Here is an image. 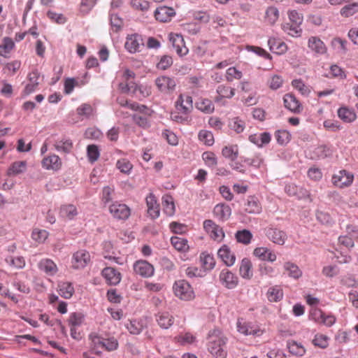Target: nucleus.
<instances>
[{
    "mask_svg": "<svg viewBox=\"0 0 358 358\" xmlns=\"http://www.w3.org/2000/svg\"><path fill=\"white\" fill-rule=\"evenodd\" d=\"M200 262L201 268L205 270V273L211 271L215 266V261L213 255L206 252H202L200 255Z\"/></svg>",
    "mask_w": 358,
    "mask_h": 358,
    "instance_id": "obj_34",
    "label": "nucleus"
},
{
    "mask_svg": "<svg viewBox=\"0 0 358 358\" xmlns=\"http://www.w3.org/2000/svg\"><path fill=\"white\" fill-rule=\"evenodd\" d=\"M337 114L338 117L346 123L352 122L357 118L354 109L349 108L347 106L340 107L337 110Z\"/></svg>",
    "mask_w": 358,
    "mask_h": 358,
    "instance_id": "obj_28",
    "label": "nucleus"
},
{
    "mask_svg": "<svg viewBox=\"0 0 358 358\" xmlns=\"http://www.w3.org/2000/svg\"><path fill=\"white\" fill-rule=\"evenodd\" d=\"M269 50L277 55H282L287 50V45L278 38L270 37L268 40Z\"/></svg>",
    "mask_w": 358,
    "mask_h": 358,
    "instance_id": "obj_21",
    "label": "nucleus"
},
{
    "mask_svg": "<svg viewBox=\"0 0 358 358\" xmlns=\"http://www.w3.org/2000/svg\"><path fill=\"white\" fill-rule=\"evenodd\" d=\"M213 215L219 221L225 222L229 219L231 209L227 204L218 203L214 207Z\"/></svg>",
    "mask_w": 358,
    "mask_h": 358,
    "instance_id": "obj_18",
    "label": "nucleus"
},
{
    "mask_svg": "<svg viewBox=\"0 0 358 358\" xmlns=\"http://www.w3.org/2000/svg\"><path fill=\"white\" fill-rule=\"evenodd\" d=\"M176 108L179 113L183 115L190 113L193 108L192 96L188 94H180L176 101Z\"/></svg>",
    "mask_w": 358,
    "mask_h": 358,
    "instance_id": "obj_10",
    "label": "nucleus"
},
{
    "mask_svg": "<svg viewBox=\"0 0 358 358\" xmlns=\"http://www.w3.org/2000/svg\"><path fill=\"white\" fill-rule=\"evenodd\" d=\"M253 255L262 261L273 262L277 259L275 253L266 247L256 248L253 251Z\"/></svg>",
    "mask_w": 358,
    "mask_h": 358,
    "instance_id": "obj_20",
    "label": "nucleus"
},
{
    "mask_svg": "<svg viewBox=\"0 0 358 358\" xmlns=\"http://www.w3.org/2000/svg\"><path fill=\"white\" fill-rule=\"evenodd\" d=\"M6 262L11 266L17 268L21 269L24 267L25 266V260L24 257L20 256L17 257H13L9 256L6 257Z\"/></svg>",
    "mask_w": 358,
    "mask_h": 358,
    "instance_id": "obj_55",
    "label": "nucleus"
},
{
    "mask_svg": "<svg viewBox=\"0 0 358 358\" xmlns=\"http://www.w3.org/2000/svg\"><path fill=\"white\" fill-rule=\"evenodd\" d=\"M97 0H81L80 5V12L83 14H87L95 6Z\"/></svg>",
    "mask_w": 358,
    "mask_h": 358,
    "instance_id": "obj_64",
    "label": "nucleus"
},
{
    "mask_svg": "<svg viewBox=\"0 0 358 358\" xmlns=\"http://www.w3.org/2000/svg\"><path fill=\"white\" fill-rule=\"evenodd\" d=\"M154 14L157 20L162 22H166L171 20L176 15V12L174 9L171 7L160 6L155 10Z\"/></svg>",
    "mask_w": 358,
    "mask_h": 358,
    "instance_id": "obj_19",
    "label": "nucleus"
},
{
    "mask_svg": "<svg viewBox=\"0 0 358 358\" xmlns=\"http://www.w3.org/2000/svg\"><path fill=\"white\" fill-rule=\"evenodd\" d=\"M122 78L124 79L125 81H127V83H120L119 87L123 92H129L130 91V89L133 87V85L130 86V85L134 84L132 82L129 83V80L130 79H134L135 78V73L134 71L128 69H126L124 71Z\"/></svg>",
    "mask_w": 358,
    "mask_h": 358,
    "instance_id": "obj_40",
    "label": "nucleus"
},
{
    "mask_svg": "<svg viewBox=\"0 0 358 358\" xmlns=\"http://www.w3.org/2000/svg\"><path fill=\"white\" fill-rule=\"evenodd\" d=\"M287 348L289 352L295 356H303L306 353V349L303 345L294 341H291L287 343Z\"/></svg>",
    "mask_w": 358,
    "mask_h": 358,
    "instance_id": "obj_44",
    "label": "nucleus"
},
{
    "mask_svg": "<svg viewBox=\"0 0 358 358\" xmlns=\"http://www.w3.org/2000/svg\"><path fill=\"white\" fill-rule=\"evenodd\" d=\"M354 180V175L346 170H340L334 174L331 178L333 185L338 188L350 186Z\"/></svg>",
    "mask_w": 358,
    "mask_h": 358,
    "instance_id": "obj_4",
    "label": "nucleus"
},
{
    "mask_svg": "<svg viewBox=\"0 0 358 358\" xmlns=\"http://www.w3.org/2000/svg\"><path fill=\"white\" fill-rule=\"evenodd\" d=\"M125 327L129 333L134 335L139 334L143 329V322L137 320H130L125 324Z\"/></svg>",
    "mask_w": 358,
    "mask_h": 358,
    "instance_id": "obj_47",
    "label": "nucleus"
},
{
    "mask_svg": "<svg viewBox=\"0 0 358 358\" xmlns=\"http://www.w3.org/2000/svg\"><path fill=\"white\" fill-rule=\"evenodd\" d=\"M109 211L112 216L117 220H125L130 215V208L124 203L115 202L109 206Z\"/></svg>",
    "mask_w": 358,
    "mask_h": 358,
    "instance_id": "obj_8",
    "label": "nucleus"
},
{
    "mask_svg": "<svg viewBox=\"0 0 358 358\" xmlns=\"http://www.w3.org/2000/svg\"><path fill=\"white\" fill-rule=\"evenodd\" d=\"M89 340L96 354H99V348L105 349L107 351H113L118 348V341L115 337L103 338L96 333H91L89 335Z\"/></svg>",
    "mask_w": 358,
    "mask_h": 358,
    "instance_id": "obj_2",
    "label": "nucleus"
},
{
    "mask_svg": "<svg viewBox=\"0 0 358 358\" xmlns=\"http://www.w3.org/2000/svg\"><path fill=\"white\" fill-rule=\"evenodd\" d=\"M200 141L205 145L210 146L214 143V137L211 131L208 130H201L198 135Z\"/></svg>",
    "mask_w": 358,
    "mask_h": 358,
    "instance_id": "obj_56",
    "label": "nucleus"
},
{
    "mask_svg": "<svg viewBox=\"0 0 358 358\" xmlns=\"http://www.w3.org/2000/svg\"><path fill=\"white\" fill-rule=\"evenodd\" d=\"M279 18V11L274 6L268 7L265 13L266 21L270 24H275Z\"/></svg>",
    "mask_w": 358,
    "mask_h": 358,
    "instance_id": "obj_48",
    "label": "nucleus"
},
{
    "mask_svg": "<svg viewBox=\"0 0 358 358\" xmlns=\"http://www.w3.org/2000/svg\"><path fill=\"white\" fill-rule=\"evenodd\" d=\"M216 92L218 94L221 95V96L226 99H231L235 94V89L224 85H219Z\"/></svg>",
    "mask_w": 358,
    "mask_h": 358,
    "instance_id": "obj_57",
    "label": "nucleus"
},
{
    "mask_svg": "<svg viewBox=\"0 0 358 358\" xmlns=\"http://www.w3.org/2000/svg\"><path fill=\"white\" fill-rule=\"evenodd\" d=\"M285 190L289 196H295L298 199H306L310 196V193L306 189L297 186L294 183L287 185Z\"/></svg>",
    "mask_w": 358,
    "mask_h": 358,
    "instance_id": "obj_15",
    "label": "nucleus"
},
{
    "mask_svg": "<svg viewBox=\"0 0 358 358\" xmlns=\"http://www.w3.org/2000/svg\"><path fill=\"white\" fill-rule=\"evenodd\" d=\"M208 338L209 352L216 358H226L228 339L223 332L218 329H214L209 331Z\"/></svg>",
    "mask_w": 358,
    "mask_h": 358,
    "instance_id": "obj_1",
    "label": "nucleus"
},
{
    "mask_svg": "<svg viewBox=\"0 0 358 358\" xmlns=\"http://www.w3.org/2000/svg\"><path fill=\"white\" fill-rule=\"evenodd\" d=\"M58 291L62 297L70 299L74 293V288L71 282H60L58 284Z\"/></svg>",
    "mask_w": 358,
    "mask_h": 358,
    "instance_id": "obj_38",
    "label": "nucleus"
},
{
    "mask_svg": "<svg viewBox=\"0 0 358 358\" xmlns=\"http://www.w3.org/2000/svg\"><path fill=\"white\" fill-rule=\"evenodd\" d=\"M171 243L176 250L180 252H187L189 250L187 240L184 238L173 236L171 238Z\"/></svg>",
    "mask_w": 358,
    "mask_h": 358,
    "instance_id": "obj_43",
    "label": "nucleus"
},
{
    "mask_svg": "<svg viewBox=\"0 0 358 358\" xmlns=\"http://www.w3.org/2000/svg\"><path fill=\"white\" fill-rule=\"evenodd\" d=\"M236 327L238 331L245 336H259L262 334L258 325L251 322H246L243 319H238Z\"/></svg>",
    "mask_w": 358,
    "mask_h": 358,
    "instance_id": "obj_7",
    "label": "nucleus"
},
{
    "mask_svg": "<svg viewBox=\"0 0 358 358\" xmlns=\"http://www.w3.org/2000/svg\"><path fill=\"white\" fill-rule=\"evenodd\" d=\"M267 237L274 243L283 245L287 238L286 234L279 229L270 228L266 231Z\"/></svg>",
    "mask_w": 358,
    "mask_h": 358,
    "instance_id": "obj_27",
    "label": "nucleus"
},
{
    "mask_svg": "<svg viewBox=\"0 0 358 358\" xmlns=\"http://www.w3.org/2000/svg\"><path fill=\"white\" fill-rule=\"evenodd\" d=\"M284 269L290 278L299 279L302 275V271L294 263L287 262L284 264Z\"/></svg>",
    "mask_w": 358,
    "mask_h": 358,
    "instance_id": "obj_41",
    "label": "nucleus"
},
{
    "mask_svg": "<svg viewBox=\"0 0 358 358\" xmlns=\"http://www.w3.org/2000/svg\"><path fill=\"white\" fill-rule=\"evenodd\" d=\"M308 48L318 55H323L327 52V47L325 44L316 36H311L309 38Z\"/></svg>",
    "mask_w": 358,
    "mask_h": 358,
    "instance_id": "obj_29",
    "label": "nucleus"
},
{
    "mask_svg": "<svg viewBox=\"0 0 358 358\" xmlns=\"http://www.w3.org/2000/svg\"><path fill=\"white\" fill-rule=\"evenodd\" d=\"M275 137L279 145H283L287 144L291 138V134L287 130H278L275 132Z\"/></svg>",
    "mask_w": 358,
    "mask_h": 358,
    "instance_id": "obj_52",
    "label": "nucleus"
},
{
    "mask_svg": "<svg viewBox=\"0 0 358 358\" xmlns=\"http://www.w3.org/2000/svg\"><path fill=\"white\" fill-rule=\"evenodd\" d=\"M242 76V72L234 66L227 69L225 75L226 80L228 82H232L234 80H240Z\"/></svg>",
    "mask_w": 358,
    "mask_h": 358,
    "instance_id": "obj_59",
    "label": "nucleus"
},
{
    "mask_svg": "<svg viewBox=\"0 0 358 358\" xmlns=\"http://www.w3.org/2000/svg\"><path fill=\"white\" fill-rule=\"evenodd\" d=\"M155 85L161 92L169 93L175 90L176 83L173 78L163 76L155 79Z\"/></svg>",
    "mask_w": 358,
    "mask_h": 358,
    "instance_id": "obj_12",
    "label": "nucleus"
},
{
    "mask_svg": "<svg viewBox=\"0 0 358 358\" xmlns=\"http://www.w3.org/2000/svg\"><path fill=\"white\" fill-rule=\"evenodd\" d=\"M38 268L49 275H53L57 272L56 264L50 259H43L38 262Z\"/></svg>",
    "mask_w": 358,
    "mask_h": 358,
    "instance_id": "obj_30",
    "label": "nucleus"
},
{
    "mask_svg": "<svg viewBox=\"0 0 358 358\" xmlns=\"http://www.w3.org/2000/svg\"><path fill=\"white\" fill-rule=\"evenodd\" d=\"M57 151L64 153H69L73 148V143L71 139L62 138L57 140L54 143Z\"/></svg>",
    "mask_w": 358,
    "mask_h": 358,
    "instance_id": "obj_35",
    "label": "nucleus"
},
{
    "mask_svg": "<svg viewBox=\"0 0 358 358\" xmlns=\"http://www.w3.org/2000/svg\"><path fill=\"white\" fill-rule=\"evenodd\" d=\"M60 215L69 220H73L77 215L76 207L73 204L64 205L60 208Z\"/></svg>",
    "mask_w": 358,
    "mask_h": 358,
    "instance_id": "obj_42",
    "label": "nucleus"
},
{
    "mask_svg": "<svg viewBox=\"0 0 358 358\" xmlns=\"http://www.w3.org/2000/svg\"><path fill=\"white\" fill-rule=\"evenodd\" d=\"M42 166L47 170L57 171L62 166V161L57 155L53 154L42 160Z\"/></svg>",
    "mask_w": 358,
    "mask_h": 358,
    "instance_id": "obj_26",
    "label": "nucleus"
},
{
    "mask_svg": "<svg viewBox=\"0 0 358 358\" xmlns=\"http://www.w3.org/2000/svg\"><path fill=\"white\" fill-rule=\"evenodd\" d=\"M185 275L189 278H203L206 275V273H205V270L202 269L201 268L191 266H188L185 269Z\"/></svg>",
    "mask_w": 358,
    "mask_h": 358,
    "instance_id": "obj_53",
    "label": "nucleus"
},
{
    "mask_svg": "<svg viewBox=\"0 0 358 358\" xmlns=\"http://www.w3.org/2000/svg\"><path fill=\"white\" fill-rule=\"evenodd\" d=\"M266 296L268 300L271 302L280 301L283 297L282 289L278 285L269 287L266 293Z\"/></svg>",
    "mask_w": 358,
    "mask_h": 358,
    "instance_id": "obj_39",
    "label": "nucleus"
},
{
    "mask_svg": "<svg viewBox=\"0 0 358 358\" xmlns=\"http://www.w3.org/2000/svg\"><path fill=\"white\" fill-rule=\"evenodd\" d=\"M90 261V255L85 250H80L76 252L72 257V267L75 269H80L85 267Z\"/></svg>",
    "mask_w": 358,
    "mask_h": 358,
    "instance_id": "obj_9",
    "label": "nucleus"
},
{
    "mask_svg": "<svg viewBox=\"0 0 358 358\" xmlns=\"http://www.w3.org/2000/svg\"><path fill=\"white\" fill-rule=\"evenodd\" d=\"M203 228L210 237L217 242H221L225 236L222 227L211 220L203 222Z\"/></svg>",
    "mask_w": 358,
    "mask_h": 358,
    "instance_id": "obj_5",
    "label": "nucleus"
},
{
    "mask_svg": "<svg viewBox=\"0 0 358 358\" xmlns=\"http://www.w3.org/2000/svg\"><path fill=\"white\" fill-rule=\"evenodd\" d=\"M162 207L163 212L168 216H173L176 211L173 198L169 195L166 194L162 197Z\"/></svg>",
    "mask_w": 358,
    "mask_h": 358,
    "instance_id": "obj_33",
    "label": "nucleus"
},
{
    "mask_svg": "<svg viewBox=\"0 0 358 358\" xmlns=\"http://www.w3.org/2000/svg\"><path fill=\"white\" fill-rule=\"evenodd\" d=\"M39 76L40 74L37 70H33L28 75V79L29 83L26 85L24 90L22 91V94L23 96H27L36 91L38 85V80L39 78Z\"/></svg>",
    "mask_w": 358,
    "mask_h": 358,
    "instance_id": "obj_17",
    "label": "nucleus"
},
{
    "mask_svg": "<svg viewBox=\"0 0 358 358\" xmlns=\"http://www.w3.org/2000/svg\"><path fill=\"white\" fill-rule=\"evenodd\" d=\"M348 42L341 38H335L331 41L332 47L338 52L345 54L348 51Z\"/></svg>",
    "mask_w": 358,
    "mask_h": 358,
    "instance_id": "obj_54",
    "label": "nucleus"
},
{
    "mask_svg": "<svg viewBox=\"0 0 358 358\" xmlns=\"http://www.w3.org/2000/svg\"><path fill=\"white\" fill-rule=\"evenodd\" d=\"M15 47V43L12 38L5 37L3 39V43L0 45V56L6 57Z\"/></svg>",
    "mask_w": 358,
    "mask_h": 358,
    "instance_id": "obj_50",
    "label": "nucleus"
},
{
    "mask_svg": "<svg viewBox=\"0 0 358 358\" xmlns=\"http://www.w3.org/2000/svg\"><path fill=\"white\" fill-rule=\"evenodd\" d=\"M87 153L89 161L94 163L99 159L100 156L99 149L96 145H90L87 148Z\"/></svg>",
    "mask_w": 358,
    "mask_h": 358,
    "instance_id": "obj_60",
    "label": "nucleus"
},
{
    "mask_svg": "<svg viewBox=\"0 0 358 358\" xmlns=\"http://www.w3.org/2000/svg\"><path fill=\"white\" fill-rule=\"evenodd\" d=\"M245 210L248 213H259L262 210L259 199L255 196L248 197Z\"/></svg>",
    "mask_w": 358,
    "mask_h": 358,
    "instance_id": "obj_31",
    "label": "nucleus"
},
{
    "mask_svg": "<svg viewBox=\"0 0 358 358\" xmlns=\"http://www.w3.org/2000/svg\"><path fill=\"white\" fill-rule=\"evenodd\" d=\"M102 275L107 282L112 285H117L121 280V273L112 267H106L102 271Z\"/></svg>",
    "mask_w": 358,
    "mask_h": 358,
    "instance_id": "obj_23",
    "label": "nucleus"
},
{
    "mask_svg": "<svg viewBox=\"0 0 358 358\" xmlns=\"http://www.w3.org/2000/svg\"><path fill=\"white\" fill-rule=\"evenodd\" d=\"M94 110L89 103H83L77 108V114L85 118H90L93 116Z\"/></svg>",
    "mask_w": 358,
    "mask_h": 358,
    "instance_id": "obj_51",
    "label": "nucleus"
},
{
    "mask_svg": "<svg viewBox=\"0 0 358 358\" xmlns=\"http://www.w3.org/2000/svg\"><path fill=\"white\" fill-rule=\"evenodd\" d=\"M196 108L206 114H210L213 113L215 110V107L212 101L205 98L199 99V100L196 102Z\"/></svg>",
    "mask_w": 358,
    "mask_h": 358,
    "instance_id": "obj_36",
    "label": "nucleus"
},
{
    "mask_svg": "<svg viewBox=\"0 0 358 358\" xmlns=\"http://www.w3.org/2000/svg\"><path fill=\"white\" fill-rule=\"evenodd\" d=\"M145 201L148 207V213L150 217L153 220L158 218L160 210L155 196L152 193H150L147 196Z\"/></svg>",
    "mask_w": 358,
    "mask_h": 358,
    "instance_id": "obj_16",
    "label": "nucleus"
},
{
    "mask_svg": "<svg viewBox=\"0 0 358 358\" xmlns=\"http://www.w3.org/2000/svg\"><path fill=\"white\" fill-rule=\"evenodd\" d=\"M173 289L176 296L182 300L189 301L194 297V292L191 285L185 280L176 281Z\"/></svg>",
    "mask_w": 358,
    "mask_h": 358,
    "instance_id": "obj_3",
    "label": "nucleus"
},
{
    "mask_svg": "<svg viewBox=\"0 0 358 358\" xmlns=\"http://www.w3.org/2000/svg\"><path fill=\"white\" fill-rule=\"evenodd\" d=\"M283 101L285 107L290 111L294 113H299L302 110L301 103L293 94H285L283 97Z\"/></svg>",
    "mask_w": 358,
    "mask_h": 358,
    "instance_id": "obj_25",
    "label": "nucleus"
},
{
    "mask_svg": "<svg viewBox=\"0 0 358 358\" xmlns=\"http://www.w3.org/2000/svg\"><path fill=\"white\" fill-rule=\"evenodd\" d=\"M202 159L205 164L209 167H214L217 164V159L215 155L212 152H205L202 155Z\"/></svg>",
    "mask_w": 358,
    "mask_h": 358,
    "instance_id": "obj_62",
    "label": "nucleus"
},
{
    "mask_svg": "<svg viewBox=\"0 0 358 358\" xmlns=\"http://www.w3.org/2000/svg\"><path fill=\"white\" fill-rule=\"evenodd\" d=\"M235 238L238 243L248 245L252 241V234L249 230L243 229L236 232Z\"/></svg>",
    "mask_w": 358,
    "mask_h": 358,
    "instance_id": "obj_46",
    "label": "nucleus"
},
{
    "mask_svg": "<svg viewBox=\"0 0 358 358\" xmlns=\"http://www.w3.org/2000/svg\"><path fill=\"white\" fill-rule=\"evenodd\" d=\"M239 273L244 279H250L252 277V263L248 258H243L241 262Z\"/></svg>",
    "mask_w": 358,
    "mask_h": 358,
    "instance_id": "obj_37",
    "label": "nucleus"
},
{
    "mask_svg": "<svg viewBox=\"0 0 358 358\" xmlns=\"http://www.w3.org/2000/svg\"><path fill=\"white\" fill-rule=\"evenodd\" d=\"M27 164L26 161H17L10 164L8 171V176H17L24 173L27 169Z\"/></svg>",
    "mask_w": 358,
    "mask_h": 358,
    "instance_id": "obj_32",
    "label": "nucleus"
},
{
    "mask_svg": "<svg viewBox=\"0 0 358 358\" xmlns=\"http://www.w3.org/2000/svg\"><path fill=\"white\" fill-rule=\"evenodd\" d=\"M219 281L223 287L229 289L236 288L239 282L238 276L227 268L220 271Z\"/></svg>",
    "mask_w": 358,
    "mask_h": 358,
    "instance_id": "obj_6",
    "label": "nucleus"
},
{
    "mask_svg": "<svg viewBox=\"0 0 358 358\" xmlns=\"http://www.w3.org/2000/svg\"><path fill=\"white\" fill-rule=\"evenodd\" d=\"M169 41L178 55L182 56L187 54L188 49L185 45L182 35L171 33L169 34Z\"/></svg>",
    "mask_w": 358,
    "mask_h": 358,
    "instance_id": "obj_14",
    "label": "nucleus"
},
{
    "mask_svg": "<svg viewBox=\"0 0 358 358\" xmlns=\"http://www.w3.org/2000/svg\"><path fill=\"white\" fill-rule=\"evenodd\" d=\"M222 154L225 158L234 161L238 157V147L237 145L225 146L222 148Z\"/></svg>",
    "mask_w": 358,
    "mask_h": 358,
    "instance_id": "obj_49",
    "label": "nucleus"
},
{
    "mask_svg": "<svg viewBox=\"0 0 358 358\" xmlns=\"http://www.w3.org/2000/svg\"><path fill=\"white\" fill-rule=\"evenodd\" d=\"M142 45H143V38L141 36L138 34L128 35L126 38L124 47L130 53L139 52Z\"/></svg>",
    "mask_w": 358,
    "mask_h": 358,
    "instance_id": "obj_13",
    "label": "nucleus"
},
{
    "mask_svg": "<svg viewBox=\"0 0 358 358\" xmlns=\"http://www.w3.org/2000/svg\"><path fill=\"white\" fill-rule=\"evenodd\" d=\"M84 315L80 313H73L70 315L69 323L71 327H78L82 324Z\"/></svg>",
    "mask_w": 358,
    "mask_h": 358,
    "instance_id": "obj_63",
    "label": "nucleus"
},
{
    "mask_svg": "<svg viewBox=\"0 0 358 358\" xmlns=\"http://www.w3.org/2000/svg\"><path fill=\"white\" fill-rule=\"evenodd\" d=\"M134 272L144 278H149L154 274V266L145 260H138L134 264Z\"/></svg>",
    "mask_w": 358,
    "mask_h": 358,
    "instance_id": "obj_11",
    "label": "nucleus"
},
{
    "mask_svg": "<svg viewBox=\"0 0 358 358\" xmlns=\"http://www.w3.org/2000/svg\"><path fill=\"white\" fill-rule=\"evenodd\" d=\"M158 325L164 329L170 328L174 322V317L169 312H159L155 315Z\"/></svg>",
    "mask_w": 358,
    "mask_h": 358,
    "instance_id": "obj_24",
    "label": "nucleus"
},
{
    "mask_svg": "<svg viewBox=\"0 0 358 358\" xmlns=\"http://www.w3.org/2000/svg\"><path fill=\"white\" fill-rule=\"evenodd\" d=\"M282 29L286 34L293 37L300 36L302 32L301 26L296 25L293 23L282 24Z\"/></svg>",
    "mask_w": 358,
    "mask_h": 358,
    "instance_id": "obj_45",
    "label": "nucleus"
},
{
    "mask_svg": "<svg viewBox=\"0 0 358 358\" xmlns=\"http://www.w3.org/2000/svg\"><path fill=\"white\" fill-rule=\"evenodd\" d=\"M217 255L227 266H233L235 263L236 256L227 245H223L218 250Z\"/></svg>",
    "mask_w": 358,
    "mask_h": 358,
    "instance_id": "obj_22",
    "label": "nucleus"
},
{
    "mask_svg": "<svg viewBox=\"0 0 358 358\" xmlns=\"http://www.w3.org/2000/svg\"><path fill=\"white\" fill-rule=\"evenodd\" d=\"M322 273L327 278H334L340 273V269L336 265H327L322 268Z\"/></svg>",
    "mask_w": 358,
    "mask_h": 358,
    "instance_id": "obj_61",
    "label": "nucleus"
},
{
    "mask_svg": "<svg viewBox=\"0 0 358 358\" xmlns=\"http://www.w3.org/2000/svg\"><path fill=\"white\" fill-rule=\"evenodd\" d=\"M358 12V3H352L343 7L341 10V15L348 17Z\"/></svg>",
    "mask_w": 358,
    "mask_h": 358,
    "instance_id": "obj_58",
    "label": "nucleus"
}]
</instances>
